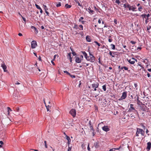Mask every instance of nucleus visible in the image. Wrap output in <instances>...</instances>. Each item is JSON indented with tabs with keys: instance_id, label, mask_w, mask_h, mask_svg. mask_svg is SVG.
Returning <instances> with one entry per match:
<instances>
[{
	"instance_id": "obj_1",
	"label": "nucleus",
	"mask_w": 151,
	"mask_h": 151,
	"mask_svg": "<svg viewBox=\"0 0 151 151\" xmlns=\"http://www.w3.org/2000/svg\"><path fill=\"white\" fill-rule=\"evenodd\" d=\"M145 131L142 129L140 128H137L135 136L138 137L139 134H140L142 136H143L145 134Z\"/></svg>"
},
{
	"instance_id": "obj_2",
	"label": "nucleus",
	"mask_w": 151,
	"mask_h": 151,
	"mask_svg": "<svg viewBox=\"0 0 151 151\" xmlns=\"http://www.w3.org/2000/svg\"><path fill=\"white\" fill-rule=\"evenodd\" d=\"M12 121L8 117H6L2 119L1 122L3 125H7L9 124L10 123V122Z\"/></svg>"
},
{
	"instance_id": "obj_3",
	"label": "nucleus",
	"mask_w": 151,
	"mask_h": 151,
	"mask_svg": "<svg viewBox=\"0 0 151 151\" xmlns=\"http://www.w3.org/2000/svg\"><path fill=\"white\" fill-rule=\"evenodd\" d=\"M139 107L141 108V109L142 111L147 112L148 111L149 109L144 104H142L139 106Z\"/></svg>"
},
{
	"instance_id": "obj_4",
	"label": "nucleus",
	"mask_w": 151,
	"mask_h": 151,
	"mask_svg": "<svg viewBox=\"0 0 151 151\" xmlns=\"http://www.w3.org/2000/svg\"><path fill=\"white\" fill-rule=\"evenodd\" d=\"M128 111L134 112L137 113V111L134 107V105L132 104H130V107Z\"/></svg>"
},
{
	"instance_id": "obj_5",
	"label": "nucleus",
	"mask_w": 151,
	"mask_h": 151,
	"mask_svg": "<svg viewBox=\"0 0 151 151\" xmlns=\"http://www.w3.org/2000/svg\"><path fill=\"white\" fill-rule=\"evenodd\" d=\"M127 96V91H124L123 93L122 96L119 99V100L121 101L123 99H125Z\"/></svg>"
},
{
	"instance_id": "obj_6",
	"label": "nucleus",
	"mask_w": 151,
	"mask_h": 151,
	"mask_svg": "<svg viewBox=\"0 0 151 151\" xmlns=\"http://www.w3.org/2000/svg\"><path fill=\"white\" fill-rule=\"evenodd\" d=\"M70 113L73 117H74L76 114V110L75 109H72L70 111Z\"/></svg>"
},
{
	"instance_id": "obj_7",
	"label": "nucleus",
	"mask_w": 151,
	"mask_h": 151,
	"mask_svg": "<svg viewBox=\"0 0 151 151\" xmlns=\"http://www.w3.org/2000/svg\"><path fill=\"white\" fill-rule=\"evenodd\" d=\"M37 42L35 40H33L32 41L31 44V47L32 49L35 48L37 46Z\"/></svg>"
},
{
	"instance_id": "obj_8",
	"label": "nucleus",
	"mask_w": 151,
	"mask_h": 151,
	"mask_svg": "<svg viewBox=\"0 0 151 151\" xmlns=\"http://www.w3.org/2000/svg\"><path fill=\"white\" fill-rule=\"evenodd\" d=\"M1 67L3 69L4 72H6L7 71V70H6L7 67L4 63V62H3V63L1 64Z\"/></svg>"
},
{
	"instance_id": "obj_9",
	"label": "nucleus",
	"mask_w": 151,
	"mask_h": 151,
	"mask_svg": "<svg viewBox=\"0 0 151 151\" xmlns=\"http://www.w3.org/2000/svg\"><path fill=\"white\" fill-rule=\"evenodd\" d=\"M81 52L83 53V55H84L85 58L88 61L89 60V56H88L87 54L85 51H81Z\"/></svg>"
},
{
	"instance_id": "obj_10",
	"label": "nucleus",
	"mask_w": 151,
	"mask_h": 151,
	"mask_svg": "<svg viewBox=\"0 0 151 151\" xmlns=\"http://www.w3.org/2000/svg\"><path fill=\"white\" fill-rule=\"evenodd\" d=\"M151 147V142H149L147 143V147L146 148V149L147 150V151H149L150 150Z\"/></svg>"
},
{
	"instance_id": "obj_11",
	"label": "nucleus",
	"mask_w": 151,
	"mask_h": 151,
	"mask_svg": "<svg viewBox=\"0 0 151 151\" xmlns=\"http://www.w3.org/2000/svg\"><path fill=\"white\" fill-rule=\"evenodd\" d=\"M102 129L104 131L107 132L110 130V129L109 128L108 126H104L102 127Z\"/></svg>"
},
{
	"instance_id": "obj_12",
	"label": "nucleus",
	"mask_w": 151,
	"mask_h": 151,
	"mask_svg": "<svg viewBox=\"0 0 151 151\" xmlns=\"http://www.w3.org/2000/svg\"><path fill=\"white\" fill-rule=\"evenodd\" d=\"M137 95V104H138V105L139 106H140L141 105H142L143 104L140 101V100H139V96L138 95Z\"/></svg>"
},
{
	"instance_id": "obj_13",
	"label": "nucleus",
	"mask_w": 151,
	"mask_h": 151,
	"mask_svg": "<svg viewBox=\"0 0 151 151\" xmlns=\"http://www.w3.org/2000/svg\"><path fill=\"white\" fill-rule=\"evenodd\" d=\"M66 139L68 140V142L67 143L68 145V146H69V145H70V142H71V139L70 138V137L67 135H66L65 136Z\"/></svg>"
},
{
	"instance_id": "obj_14",
	"label": "nucleus",
	"mask_w": 151,
	"mask_h": 151,
	"mask_svg": "<svg viewBox=\"0 0 151 151\" xmlns=\"http://www.w3.org/2000/svg\"><path fill=\"white\" fill-rule=\"evenodd\" d=\"M89 61H90V62H91V63H93L95 61V58L94 56H93V57H89Z\"/></svg>"
},
{
	"instance_id": "obj_15",
	"label": "nucleus",
	"mask_w": 151,
	"mask_h": 151,
	"mask_svg": "<svg viewBox=\"0 0 151 151\" xmlns=\"http://www.w3.org/2000/svg\"><path fill=\"white\" fill-rule=\"evenodd\" d=\"M44 104L45 105V106H46V107L47 111H50V109L51 106H50V105H48L47 106L46 105V103H45V99H44Z\"/></svg>"
},
{
	"instance_id": "obj_16",
	"label": "nucleus",
	"mask_w": 151,
	"mask_h": 151,
	"mask_svg": "<svg viewBox=\"0 0 151 151\" xmlns=\"http://www.w3.org/2000/svg\"><path fill=\"white\" fill-rule=\"evenodd\" d=\"M99 142H96L94 144V146L96 148H98L99 147Z\"/></svg>"
},
{
	"instance_id": "obj_17",
	"label": "nucleus",
	"mask_w": 151,
	"mask_h": 151,
	"mask_svg": "<svg viewBox=\"0 0 151 151\" xmlns=\"http://www.w3.org/2000/svg\"><path fill=\"white\" fill-rule=\"evenodd\" d=\"M76 62L78 63H79L81 62V60L78 57H76Z\"/></svg>"
},
{
	"instance_id": "obj_18",
	"label": "nucleus",
	"mask_w": 151,
	"mask_h": 151,
	"mask_svg": "<svg viewBox=\"0 0 151 151\" xmlns=\"http://www.w3.org/2000/svg\"><path fill=\"white\" fill-rule=\"evenodd\" d=\"M99 84L98 83H96L95 84L94 83L92 84V86L93 88H97L99 86Z\"/></svg>"
},
{
	"instance_id": "obj_19",
	"label": "nucleus",
	"mask_w": 151,
	"mask_h": 151,
	"mask_svg": "<svg viewBox=\"0 0 151 151\" xmlns=\"http://www.w3.org/2000/svg\"><path fill=\"white\" fill-rule=\"evenodd\" d=\"M109 55L111 56L112 57H114V55H115V53L114 52H112L110 50H109Z\"/></svg>"
},
{
	"instance_id": "obj_20",
	"label": "nucleus",
	"mask_w": 151,
	"mask_h": 151,
	"mask_svg": "<svg viewBox=\"0 0 151 151\" xmlns=\"http://www.w3.org/2000/svg\"><path fill=\"white\" fill-rule=\"evenodd\" d=\"M19 95V93L17 91H14L13 94V96L14 97H18Z\"/></svg>"
},
{
	"instance_id": "obj_21",
	"label": "nucleus",
	"mask_w": 151,
	"mask_h": 151,
	"mask_svg": "<svg viewBox=\"0 0 151 151\" xmlns=\"http://www.w3.org/2000/svg\"><path fill=\"white\" fill-rule=\"evenodd\" d=\"M86 40L88 42H90L91 41L90 37L89 36L87 35L86 36Z\"/></svg>"
},
{
	"instance_id": "obj_22",
	"label": "nucleus",
	"mask_w": 151,
	"mask_h": 151,
	"mask_svg": "<svg viewBox=\"0 0 151 151\" xmlns=\"http://www.w3.org/2000/svg\"><path fill=\"white\" fill-rule=\"evenodd\" d=\"M127 60L129 62V63L131 64H133L135 63V61L134 60H132L131 59L128 60L127 59Z\"/></svg>"
},
{
	"instance_id": "obj_23",
	"label": "nucleus",
	"mask_w": 151,
	"mask_h": 151,
	"mask_svg": "<svg viewBox=\"0 0 151 151\" xmlns=\"http://www.w3.org/2000/svg\"><path fill=\"white\" fill-rule=\"evenodd\" d=\"M140 17L142 18L143 21L144 20V18H145V19H146L147 18V17H146L145 14H143L141 15Z\"/></svg>"
},
{
	"instance_id": "obj_24",
	"label": "nucleus",
	"mask_w": 151,
	"mask_h": 151,
	"mask_svg": "<svg viewBox=\"0 0 151 151\" xmlns=\"http://www.w3.org/2000/svg\"><path fill=\"white\" fill-rule=\"evenodd\" d=\"M31 28H32V29H35L36 33H38V30L35 27L33 26H32L31 27Z\"/></svg>"
},
{
	"instance_id": "obj_25",
	"label": "nucleus",
	"mask_w": 151,
	"mask_h": 151,
	"mask_svg": "<svg viewBox=\"0 0 151 151\" xmlns=\"http://www.w3.org/2000/svg\"><path fill=\"white\" fill-rule=\"evenodd\" d=\"M75 1L76 2V3L78 4V5L80 6H81L82 8H83V6L82 5V4H80V3L78 1V0H75Z\"/></svg>"
},
{
	"instance_id": "obj_26",
	"label": "nucleus",
	"mask_w": 151,
	"mask_h": 151,
	"mask_svg": "<svg viewBox=\"0 0 151 151\" xmlns=\"http://www.w3.org/2000/svg\"><path fill=\"white\" fill-rule=\"evenodd\" d=\"M65 6L66 8L69 9L71 7L72 5H68V4H67L65 5Z\"/></svg>"
},
{
	"instance_id": "obj_27",
	"label": "nucleus",
	"mask_w": 151,
	"mask_h": 151,
	"mask_svg": "<svg viewBox=\"0 0 151 151\" xmlns=\"http://www.w3.org/2000/svg\"><path fill=\"white\" fill-rule=\"evenodd\" d=\"M140 125L142 127V128L144 129V130H145L146 128V127L144 125V124L142 123H141L140 124Z\"/></svg>"
},
{
	"instance_id": "obj_28",
	"label": "nucleus",
	"mask_w": 151,
	"mask_h": 151,
	"mask_svg": "<svg viewBox=\"0 0 151 151\" xmlns=\"http://www.w3.org/2000/svg\"><path fill=\"white\" fill-rule=\"evenodd\" d=\"M140 125L142 127V128L144 129V130H145L146 128V127L144 125V124L142 123H141L140 124Z\"/></svg>"
},
{
	"instance_id": "obj_29",
	"label": "nucleus",
	"mask_w": 151,
	"mask_h": 151,
	"mask_svg": "<svg viewBox=\"0 0 151 151\" xmlns=\"http://www.w3.org/2000/svg\"><path fill=\"white\" fill-rule=\"evenodd\" d=\"M140 125L142 127V128L144 129V130H145L146 128V127L144 125V124L142 123H141L140 124Z\"/></svg>"
},
{
	"instance_id": "obj_30",
	"label": "nucleus",
	"mask_w": 151,
	"mask_h": 151,
	"mask_svg": "<svg viewBox=\"0 0 151 151\" xmlns=\"http://www.w3.org/2000/svg\"><path fill=\"white\" fill-rule=\"evenodd\" d=\"M7 109L8 114L9 115V114L10 111H12V110L9 107H7Z\"/></svg>"
},
{
	"instance_id": "obj_31",
	"label": "nucleus",
	"mask_w": 151,
	"mask_h": 151,
	"mask_svg": "<svg viewBox=\"0 0 151 151\" xmlns=\"http://www.w3.org/2000/svg\"><path fill=\"white\" fill-rule=\"evenodd\" d=\"M78 29H79L80 30H83V25H80L78 27Z\"/></svg>"
},
{
	"instance_id": "obj_32",
	"label": "nucleus",
	"mask_w": 151,
	"mask_h": 151,
	"mask_svg": "<svg viewBox=\"0 0 151 151\" xmlns=\"http://www.w3.org/2000/svg\"><path fill=\"white\" fill-rule=\"evenodd\" d=\"M88 9L89 10V12L90 13H91V14L94 13V11L93 10H91L90 7H89V9Z\"/></svg>"
},
{
	"instance_id": "obj_33",
	"label": "nucleus",
	"mask_w": 151,
	"mask_h": 151,
	"mask_svg": "<svg viewBox=\"0 0 151 151\" xmlns=\"http://www.w3.org/2000/svg\"><path fill=\"white\" fill-rule=\"evenodd\" d=\"M111 48L112 49L114 50L115 49V45H114L113 44H111Z\"/></svg>"
},
{
	"instance_id": "obj_34",
	"label": "nucleus",
	"mask_w": 151,
	"mask_h": 151,
	"mask_svg": "<svg viewBox=\"0 0 151 151\" xmlns=\"http://www.w3.org/2000/svg\"><path fill=\"white\" fill-rule=\"evenodd\" d=\"M143 62L144 63H145L146 64H147L148 63V60L147 59H145L143 61Z\"/></svg>"
},
{
	"instance_id": "obj_35",
	"label": "nucleus",
	"mask_w": 151,
	"mask_h": 151,
	"mask_svg": "<svg viewBox=\"0 0 151 151\" xmlns=\"http://www.w3.org/2000/svg\"><path fill=\"white\" fill-rule=\"evenodd\" d=\"M127 8H128L129 10L130 11L132 9L131 7V6H130V5L129 4L127 6Z\"/></svg>"
},
{
	"instance_id": "obj_36",
	"label": "nucleus",
	"mask_w": 151,
	"mask_h": 151,
	"mask_svg": "<svg viewBox=\"0 0 151 151\" xmlns=\"http://www.w3.org/2000/svg\"><path fill=\"white\" fill-rule=\"evenodd\" d=\"M106 85H103L102 86V88L104 90V91H106Z\"/></svg>"
},
{
	"instance_id": "obj_37",
	"label": "nucleus",
	"mask_w": 151,
	"mask_h": 151,
	"mask_svg": "<svg viewBox=\"0 0 151 151\" xmlns=\"http://www.w3.org/2000/svg\"><path fill=\"white\" fill-rule=\"evenodd\" d=\"M137 9V8L136 7V6L135 5H134V7H133V9H132V10L133 11H136L137 10L136 9Z\"/></svg>"
},
{
	"instance_id": "obj_38",
	"label": "nucleus",
	"mask_w": 151,
	"mask_h": 151,
	"mask_svg": "<svg viewBox=\"0 0 151 151\" xmlns=\"http://www.w3.org/2000/svg\"><path fill=\"white\" fill-rule=\"evenodd\" d=\"M142 9L143 8L142 6H141L138 8V10L139 11L141 12L142 11Z\"/></svg>"
},
{
	"instance_id": "obj_39",
	"label": "nucleus",
	"mask_w": 151,
	"mask_h": 151,
	"mask_svg": "<svg viewBox=\"0 0 151 151\" xmlns=\"http://www.w3.org/2000/svg\"><path fill=\"white\" fill-rule=\"evenodd\" d=\"M73 28L76 29H78V25L77 24H75L74 26L73 27Z\"/></svg>"
},
{
	"instance_id": "obj_40",
	"label": "nucleus",
	"mask_w": 151,
	"mask_h": 151,
	"mask_svg": "<svg viewBox=\"0 0 151 151\" xmlns=\"http://www.w3.org/2000/svg\"><path fill=\"white\" fill-rule=\"evenodd\" d=\"M134 93H135V92L134 93H133V95L134 99H136V97H137L136 95L137 94H135Z\"/></svg>"
},
{
	"instance_id": "obj_41",
	"label": "nucleus",
	"mask_w": 151,
	"mask_h": 151,
	"mask_svg": "<svg viewBox=\"0 0 151 151\" xmlns=\"http://www.w3.org/2000/svg\"><path fill=\"white\" fill-rule=\"evenodd\" d=\"M128 4V3H127V4H124L123 6L124 8H127V6Z\"/></svg>"
},
{
	"instance_id": "obj_42",
	"label": "nucleus",
	"mask_w": 151,
	"mask_h": 151,
	"mask_svg": "<svg viewBox=\"0 0 151 151\" xmlns=\"http://www.w3.org/2000/svg\"><path fill=\"white\" fill-rule=\"evenodd\" d=\"M94 42L95 43H96L99 47L100 46H101V44L98 42L97 41H94Z\"/></svg>"
},
{
	"instance_id": "obj_43",
	"label": "nucleus",
	"mask_w": 151,
	"mask_h": 151,
	"mask_svg": "<svg viewBox=\"0 0 151 151\" xmlns=\"http://www.w3.org/2000/svg\"><path fill=\"white\" fill-rule=\"evenodd\" d=\"M115 0V3H116L118 4L119 5L120 3V2L119 0Z\"/></svg>"
},
{
	"instance_id": "obj_44",
	"label": "nucleus",
	"mask_w": 151,
	"mask_h": 151,
	"mask_svg": "<svg viewBox=\"0 0 151 151\" xmlns=\"http://www.w3.org/2000/svg\"><path fill=\"white\" fill-rule=\"evenodd\" d=\"M90 130H92L93 131H94L95 130L94 129L93 125H91L90 126Z\"/></svg>"
},
{
	"instance_id": "obj_45",
	"label": "nucleus",
	"mask_w": 151,
	"mask_h": 151,
	"mask_svg": "<svg viewBox=\"0 0 151 151\" xmlns=\"http://www.w3.org/2000/svg\"><path fill=\"white\" fill-rule=\"evenodd\" d=\"M63 72L65 73H66L67 75H70V73L68 72L67 70H64Z\"/></svg>"
},
{
	"instance_id": "obj_46",
	"label": "nucleus",
	"mask_w": 151,
	"mask_h": 151,
	"mask_svg": "<svg viewBox=\"0 0 151 151\" xmlns=\"http://www.w3.org/2000/svg\"><path fill=\"white\" fill-rule=\"evenodd\" d=\"M71 52L69 53L68 54V55L67 56V57L68 58H71Z\"/></svg>"
},
{
	"instance_id": "obj_47",
	"label": "nucleus",
	"mask_w": 151,
	"mask_h": 151,
	"mask_svg": "<svg viewBox=\"0 0 151 151\" xmlns=\"http://www.w3.org/2000/svg\"><path fill=\"white\" fill-rule=\"evenodd\" d=\"M100 93V91H99V92L98 93H96L94 94V96H95V97H96L97 96H99V93Z\"/></svg>"
},
{
	"instance_id": "obj_48",
	"label": "nucleus",
	"mask_w": 151,
	"mask_h": 151,
	"mask_svg": "<svg viewBox=\"0 0 151 151\" xmlns=\"http://www.w3.org/2000/svg\"><path fill=\"white\" fill-rule=\"evenodd\" d=\"M69 76L72 78H74L76 77V76L75 75H72L70 74V75H69Z\"/></svg>"
},
{
	"instance_id": "obj_49",
	"label": "nucleus",
	"mask_w": 151,
	"mask_h": 151,
	"mask_svg": "<svg viewBox=\"0 0 151 151\" xmlns=\"http://www.w3.org/2000/svg\"><path fill=\"white\" fill-rule=\"evenodd\" d=\"M48 10V9H46V10H45V12L46 13V14H47L46 15L49 16V12L47 11V10Z\"/></svg>"
},
{
	"instance_id": "obj_50",
	"label": "nucleus",
	"mask_w": 151,
	"mask_h": 151,
	"mask_svg": "<svg viewBox=\"0 0 151 151\" xmlns=\"http://www.w3.org/2000/svg\"><path fill=\"white\" fill-rule=\"evenodd\" d=\"M61 5V3L60 2H59L58 4H57L56 6L57 7H58L59 6H60Z\"/></svg>"
},
{
	"instance_id": "obj_51",
	"label": "nucleus",
	"mask_w": 151,
	"mask_h": 151,
	"mask_svg": "<svg viewBox=\"0 0 151 151\" xmlns=\"http://www.w3.org/2000/svg\"><path fill=\"white\" fill-rule=\"evenodd\" d=\"M45 147L46 148L47 147V142L46 141H44Z\"/></svg>"
},
{
	"instance_id": "obj_52",
	"label": "nucleus",
	"mask_w": 151,
	"mask_h": 151,
	"mask_svg": "<svg viewBox=\"0 0 151 151\" xmlns=\"http://www.w3.org/2000/svg\"><path fill=\"white\" fill-rule=\"evenodd\" d=\"M71 148H72L71 147H69V146H68V151H70L71 150Z\"/></svg>"
},
{
	"instance_id": "obj_53",
	"label": "nucleus",
	"mask_w": 151,
	"mask_h": 151,
	"mask_svg": "<svg viewBox=\"0 0 151 151\" xmlns=\"http://www.w3.org/2000/svg\"><path fill=\"white\" fill-rule=\"evenodd\" d=\"M151 28V26H148L147 27V30H149Z\"/></svg>"
},
{
	"instance_id": "obj_54",
	"label": "nucleus",
	"mask_w": 151,
	"mask_h": 151,
	"mask_svg": "<svg viewBox=\"0 0 151 151\" xmlns=\"http://www.w3.org/2000/svg\"><path fill=\"white\" fill-rule=\"evenodd\" d=\"M130 42L133 44H134L136 43V42L133 41H131Z\"/></svg>"
},
{
	"instance_id": "obj_55",
	"label": "nucleus",
	"mask_w": 151,
	"mask_h": 151,
	"mask_svg": "<svg viewBox=\"0 0 151 151\" xmlns=\"http://www.w3.org/2000/svg\"><path fill=\"white\" fill-rule=\"evenodd\" d=\"M94 9L96 10L97 12L99 11V9H98L96 8L95 6H94Z\"/></svg>"
},
{
	"instance_id": "obj_56",
	"label": "nucleus",
	"mask_w": 151,
	"mask_h": 151,
	"mask_svg": "<svg viewBox=\"0 0 151 151\" xmlns=\"http://www.w3.org/2000/svg\"><path fill=\"white\" fill-rule=\"evenodd\" d=\"M72 54H73V56H75L76 55V53L74 51H73V52H72Z\"/></svg>"
},
{
	"instance_id": "obj_57",
	"label": "nucleus",
	"mask_w": 151,
	"mask_h": 151,
	"mask_svg": "<svg viewBox=\"0 0 151 151\" xmlns=\"http://www.w3.org/2000/svg\"><path fill=\"white\" fill-rule=\"evenodd\" d=\"M89 55H90V56H89V57H91L94 56L93 55V54H91L90 52H89Z\"/></svg>"
},
{
	"instance_id": "obj_58",
	"label": "nucleus",
	"mask_w": 151,
	"mask_h": 151,
	"mask_svg": "<svg viewBox=\"0 0 151 151\" xmlns=\"http://www.w3.org/2000/svg\"><path fill=\"white\" fill-rule=\"evenodd\" d=\"M114 23L115 24H117V20L115 19L114 20Z\"/></svg>"
},
{
	"instance_id": "obj_59",
	"label": "nucleus",
	"mask_w": 151,
	"mask_h": 151,
	"mask_svg": "<svg viewBox=\"0 0 151 151\" xmlns=\"http://www.w3.org/2000/svg\"><path fill=\"white\" fill-rule=\"evenodd\" d=\"M19 107H17L16 108V111L18 112L19 111Z\"/></svg>"
},
{
	"instance_id": "obj_60",
	"label": "nucleus",
	"mask_w": 151,
	"mask_h": 151,
	"mask_svg": "<svg viewBox=\"0 0 151 151\" xmlns=\"http://www.w3.org/2000/svg\"><path fill=\"white\" fill-rule=\"evenodd\" d=\"M43 6H44L45 10L46 9H48L47 8V6L46 5H43Z\"/></svg>"
},
{
	"instance_id": "obj_61",
	"label": "nucleus",
	"mask_w": 151,
	"mask_h": 151,
	"mask_svg": "<svg viewBox=\"0 0 151 151\" xmlns=\"http://www.w3.org/2000/svg\"><path fill=\"white\" fill-rule=\"evenodd\" d=\"M148 18H147L146 19H145V22L146 24L148 22Z\"/></svg>"
},
{
	"instance_id": "obj_62",
	"label": "nucleus",
	"mask_w": 151,
	"mask_h": 151,
	"mask_svg": "<svg viewBox=\"0 0 151 151\" xmlns=\"http://www.w3.org/2000/svg\"><path fill=\"white\" fill-rule=\"evenodd\" d=\"M35 6L38 9L40 7L37 4H35Z\"/></svg>"
},
{
	"instance_id": "obj_63",
	"label": "nucleus",
	"mask_w": 151,
	"mask_h": 151,
	"mask_svg": "<svg viewBox=\"0 0 151 151\" xmlns=\"http://www.w3.org/2000/svg\"><path fill=\"white\" fill-rule=\"evenodd\" d=\"M123 68L125 70H128V68L126 67H124Z\"/></svg>"
},
{
	"instance_id": "obj_64",
	"label": "nucleus",
	"mask_w": 151,
	"mask_h": 151,
	"mask_svg": "<svg viewBox=\"0 0 151 151\" xmlns=\"http://www.w3.org/2000/svg\"><path fill=\"white\" fill-rule=\"evenodd\" d=\"M113 40L112 39H109V40H108V41H109V42H112Z\"/></svg>"
}]
</instances>
